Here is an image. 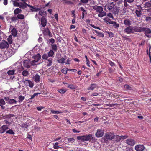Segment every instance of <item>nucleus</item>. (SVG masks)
Here are the masks:
<instances>
[{
  "instance_id": "nucleus-34",
  "label": "nucleus",
  "mask_w": 151,
  "mask_h": 151,
  "mask_svg": "<svg viewBox=\"0 0 151 151\" xmlns=\"http://www.w3.org/2000/svg\"><path fill=\"white\" fill-rule=\"evenodd\" d=\"M11 47L13 48V49L14 50H16L17 49L18 47H19L18 45L17 44V43L15 44H12L11 45Z\"/></svg>"
},
{
  "instance_id": "nucleus-39",
  "label": "nucleus",
  "mask_w": 151,
  "mask_h": 151,
  "mask_svg": "<svg viewBox=\"0 0 151 151\" xmlns=\"http://www.w3.org/2000/svg\"><path fill=\"white\" fill-rule=\"evenodd\" d=\"M17 103V101L15 100L14 99H10L9 101V102H7L8 104H16Z\"/></svg>"
},
{
  "instance_id": "nucleus-1",
  "label": "nucleus",
  "mask_w": 151,
  "mask_h": 151,
  "mask_svg": "<svg viewBox=\"0 0 151 151\" xmlns=\"http://www.w3.org/2000/svg\"><path fill=\"white\" fill-rule=\"evenodd\" d=\"M92 7L94 10L99 13L98 14L99 17L101 18L106 15V12L103 11V8L102 6L96 5L92 6Z\"/></svg>"
},
{
  "instance_id": "nucleus-22",
  "label": "nucleus",
  "mask_w": 151,
  "mask_h": 151,
  "mask_svg": "<svg viewBox=\"0 0 151 151\" xmlns=\"http://www.w3.org/2000/svg\"><path fill=\"white\" fill-rule=\"evenodd\" d=\"M111 11L114 15H117L119 12V9L116 6V7H114V8Z\"/></svg>"
},
{
  "instance_id": "nucleus-20",
  "label": "nucleus",
  "mask_w": 151,
  "mask_h": 151,
  "mask_svg": "<svg viewBox=\"0 0 151 151\" xmlns=\"http://www.w3.org/2000/svg\"><path fill=\"white\" fill-rule=\"evenodd\" d=\"M40 77L37 74H36L33 77V79L34 81L37 83L40 80Z\"/></svg>"
},
{
  "instance_id": "nucleus-59",
  "label": "nucleus",
  "mask_w": 151,
  "mask_h": 151,
  "mask_svg": "<svg viewBox=\"0 0 151 151\" xmlns=\"http://www.w3.org/2000/svg\"><path fill=\"white\" fill-rule=\"evenodd\" d=\"M68 87L72 89L75 88L74 87V86L72 84L69 85Z\"/></svg>"
},
{
  "instance_id": "nucleus-38",
  "label": "nucleus",
  "mask_w": 151,
  "mask_h": 151,
  "mask_svg": "<svg viewBox=\"0 0 151 151\" xmlns=\"http://www.w3.org/2000/svg\"><path fill=\"white\" fill-rule=\"evenodd\" d=\"M66 91L67 90L65 89H58V92L59 93L62 94L65 93L66 92Z\"/></svg>"
},
{
  "instance_id": "nucleus-13",
  "label": "nucleus",
  "mask_w": 151,
  "mask_h": 151,
  "mask_svg": "<svg viewBox=\"0 0 151 151\" xmlns=\"http://www.w3.org/2000/svg\"><path fill=\"white\" fill-rule=\"evenodd\" d=\"M126 143L127 144L131 146H133L136 143V141L134 139L129 138L128 139L126 140Z\"/></svg>"
},
{
  "instance_id": "nucleus-37",
  "label": "nucleus",
  "mask_w": 151,
  "mask_h": 151,
  "mask_svg": "<svg viewBox=\"0 0 151 151\" xmlns=\"http://www.w3.org/2000/svg\"><path fill=\"white\" fill-rule=\"evenodd\" d=\"M48 42L51 45L53 44L55 42V40L53 38H50L49 39Z\"/></svg>"
},
{
  "instance_id": "nucleus-40",
  "label": "nucleus",
  "mask_w": 151,
  "mask_h": 151,
  "mask_svg": "<svg viewBox=\"0 0 151 151\" xmlns=\"http://www.w3.org/2000/svg\"><path fill=\"white\" fill-rule=\"evenodd\" d=\"M110 96L111 98L113 97L114 98H118L119 95L115 93H111L110 94Z\"/></svg>"
},
{
  "instance_id": "nucleus-57",
  "label": "nucleus",
  "mask_w": 151,
  "mask_h": 151,
  "mask_svg": "<svg viewBox=\"0 0 151 151\" xmlns=\"http://www.w3.org/2000/svg\"><path fill=\"white\" fill-rule=\"evenodd\" d=\"M68 142L71 143H73L75 141V139L74 138H68L67 139Z\"/></svg>"
},
{
  "instance_id": "nucleus-29",
  "label": "nucleus",
  "mask_w": 151,
  "mask_h": 151,
  "mask_svg": "<svg viewBox=\"0 0 151 151\" xmlns=\"http://www.w3.org/2000/svg\"><path fill=\"white\" fill-rule=\"evenodd\" d=\"M112 24V26L116 29H118L119 26V24L115 21L113 22Z\"/></svg>"
},
{
  "instance_id": "nucleus-53",
  "label": "nucleus",
  "mask_w": 151,
  "mask_h": 151,
  "mask_svg": "<svg viewBox=\"0 0 151 151\" xmlns=\"http://www.w3.org/2000/svg\"><path fill=\"white\" fill-rule=\"evenodd\" d=\"M40 94V93H34L33 94V95L31 96V98L29 99H33L35 97V96H36L38 95V94Z\"/></svg>"
},
{
  "instance_id": "nucleus-14",
  "label": "nucleus",
  "mask_w": 151,
  "mask_h": 151,
  "mask_svg": "<svg viewBox=\"0 0 151 151\" xmlns=\"http://www.w3.org/2000/svg\"><path fill=\"white\" fill-rule=\"evenodd\" d=\"M24 83L27 86H29L31 88H32L33 87V83L30 80H26L24 81Z\"/></svg>"
},
{
  "instance_id": "nucleus-54",
  "label": "nucleus",
  "mask_w": 151,
  "mask_h": 151,
  "mask_svg": "<svg viewBox=\"0 0 151 151\" xmlns=\"http://www.w3.org/2000/svg\"><path fill=\"white\" fill-rule=\"evenodd\" d=\"M119 104H118L117 103H114V104H112L110 103V104H107V105L108 106H109L113 107V106H115V105H119Z\"/></svg>"
},
{
  "instance_id": "nucleus-62",
  "label": "nucleus",
  "mask_w": 151,
  "mask_h": 151,
  "mask_svg": "<svg viewBox=\"0 0 151 151\" xmlns=\"http://www.w3.org/2000/svg\"><path fill=\"white\" fill-rule=\"evenodd\" d=\"M64 4H66L68 5L71 4H73V3L70 1H67L64 2Z\"/></svg>"
},
{
  "instance_id": "nucleus-8",
  "label": "nucleus",
  "mask_w": 151,
  "mask_h": 151,
  "mask_svg": "<svg viewBox=\"0 0 151 151\" xmlns=\"http://www.w3.org/2000/svg\"><path fill=\"white\" fill-rule=\"evenodd\" d=\"M43 34L44 36H49L50 37H52V35L50 32L48 28H46L43 31Z\"/></svg>"
},
{
  "instance_id": "nucleus-25",
  "label": "nucleus",
  "mask_w": 151,
  "mask_h": 151,
  "mask_svg": "<svg viewBox=\"0 0 151 151\" xmlns=\"http://www.w3.org/2000/svg\"><path fill=\"white\" fill-rule=\"evenodd\" d=\"M124 23L125 26H129L131 24V21L129 19H125L124 22Z\"/></svg>"
},
{
  "instance_id": "nucleus-51",
  "label": "nucleus",
  "mask_w": 151,
  "mask_h": 151,
  "mask_svg": "<svg viewBox=\"0 0 151 151\" xmlns=\"http://www.w3.org/2000/svg\"><path fill=\"white\" fill-rule=\"evenodd\" d=\"M20 126L22 128H27L28 127V126L24 123H23L22 124L20 125Z\"/></svg>"
},
{
  "instance_id": "nucleus-2",
  "label": "nucleus",
  "mask_w": 151,
  "mask_h": 151,
  "mask_svg": "<svg viewBox=\"0 0 151 151\" xmlns=\"http://www.w3.org/2000/svg\"><path fill=\"white\" fill-rule=\"evenodd\" d=\"M92 138V135L90 134L88 135H86L82 136H78L77 137V139L79 140L84 142L89 140Z\"/></svg>"
},
{
  "instance_id": "nucleus-23",
  "label": "nucleus",
  "mask_w": 151,
  "mask_h": 151,
  "mask_svg": "<svg viewBox=\"0 0 151 151\" xmlns=\"http://www.w3.org/2000/svg\"><path fill=\"white\" fill-rule=\"evenodd\" d=\"M28 6L30 8V10L32 12H37L40 10L39 8L34 7L30 5H28Z\"/></svg>"
},
{
  "instance_id": "nucleus-44",
  "label": "nucleus",
  "mask_w": 151,
  "mask_h": 151,
  "mask_svg": "<svg viewBox=\"0 0 151 151\" xmlns=\"http://www.w3.org/2000/svg\"><path fill=\"white\" fill-rule=\"evenodd\" d=\"M145 20L147 22L151 23V17L149 16L147 17H146Z\"/></svg>"
},
{
  "instance_id": "nucleus-27",
  "label": "nucleus",
  "mask_w": 151,
  "mask_h": 151,
  "mask_svg": "<svg viewBox=\"0 0 151 151\" xmlns=\"http://www.w3.org/2000/svg\"><path fill=\"white\" fill-rule=\"evenodd\" d=\"M144 7L145 8L151 7V0L144 4Z\"/></svg>"
},
{
  "instance_id": "nucleus-45",
  "label": "nucleus",
  "mask_w": 151,
  "mask_h": 151,
  "mask_svg": "<svg viewBox=\"0 0 151 151\" xmlns=\"http://www.w3.org/2000/svg\"><path fill=\"white\" fill-rule=\"evenodd\" d=\"M6 133L9 134H15V133L13 131L12 129H9V130H8L6 131Z\"/></svg>"
},
{
  "instance_id": "nucleus-56",
  "label": "nucleus",
  "mask_w": 151,
  "mask_h": 151,
  "mask_svg": "<svg viewBox=\"0 0 151 151\" xmlns=\"http://www.w3.org/2000/svg\"><path fill=\"white\" fill-rule=\"evenodd\" d=\"M19 3H18L17 1H13V5L14 6L16 7H19Z\"/></svg>"
},
{
  "instance_id": "nucleus-9",
  "label": "nucleus",
  "mask_w": 151,
  "mask_h": 151,
  "mask_svg": "<svg viewBox=\"0 0 151 151\" xmlns=\"http://www.w3.org/2000/svg\"><path fill=\"white\" fill-rule=\"evenodd\" d=\"M145 147L143 145H138L135 147V149L136 151H143Z\"/></svg>"
},
{
  "instance_id": "nucleus-52",
  "label": "nucleus",
  "mask_w": 151,
  "mask_h": 151,
  "mask_svg": "<svg viewBox=\"0 0 151 151\" xmlns=\"http://www.w3.org/2000/svg\"><path fill=\"white\" fill-rule=\"evenodd\" d=\"M51 112L52 114H59L60 113H62V112L61 111H55L54 110H51Z\"/></svg>"
},
{
  "instance_id": "nucleus-49",
  "label": "nucleus",
  "mask_w": 151,
  "mask_h": 151,
  "mask_svg": "<svg viewBox=\"0 0 151 151\" xmlns=\"http://www.w3.org/2000/svg\"><path fill=\"white\" fill-rule=\"evenodd\" d=\"M124 88L127 90H130L131 89V88L127 84H125L124 85Z\"/></svg>"
},
{
  "instance_id": "nucleus-6",
  "label": "nucleus",
  "mask_w": 151,
  "mask_h": 151,
  "mask_svg": "<svg viewBox=\"0 0 151 151\" xmlns=\"http://www.w3.org/2000/svg\"><path fill=\"white\" fill-rule=\"evenodd\" d=\"M104 129L102 128L99 129L95 133V136L98 138L102 137L104 135Z\"/></svg>"
},
{
  "instance_id": "nucleus-47",
  "label": "nucleus",
  "mask_w": 151,
  "mask_h": 151,
  "mask_svg": "<svg viewBox=\"0 0 151 151\" xmlns=\"http://www.w3.org/2000/svg\"><path fill=\"white\" fill-rule=\"evenodd\" d=\"M22 74L24 76H26L28 75L29 73L26 70H24L22 72Z\"/></svg>"
},
{
  "instance_id": "nucleus-18",
  "label": "nucleus",
  "mask_w": 151,
  "mask_h": 151,
  "mask_svg": "<svg viewBox=\"0 0 151 151\" xmlns=\"http://www.w3.org/2000/svg\"><path fill=\"white\" fill-rule=\"evenodd\" d=\"M41 24L42 26L45 27L47 24V20L45 17H42L41 19Z\"/></svg>"
},
{
  "instance_id": "nucleus-12",
  "label": "nucleus",
  "mask_w": 151,
  "mask_h": 151,
  "mask_svg": "<svg viewBox=\"0 0 151 151\" xmlns=\"http://www.w3.org/2000/svg\"><path fill=\"white\" fill-rule=\"evenodd\" d=\"M24 66L26 68H29L30 67V65H31V62L30 60H27L24 61L23 62Z\"/></svg>"
},
{
  "instance_id": "nucleus-19",
  "label": "nucleus",
  "mask_w": 151,
  "mask_h": 151,
  "mask_svg": "<svg viewBox=\"0 0 151 151\" xmlns=\"http://www.w3.org/2000/svg\"><path fill=\"white\" fill-rule=\"evenodd\" d=\"M29 4H27L25 2L24 3H19V7L22 9H25L28 6Z\"/></svg>"
},
{
  "instance_id": "nucleus-41",
  "label": "nucleus",
  "mask_w": 151,
  "mask_h": 151,
  "mask_svg": "<svg viewBox=\"0 0 151 151\" xmlns=\"http://www.w3.org/2000/svg\"><path fill=\"white\" fill-rule=\"evenodd\" d=\"M25 97L24 96L22 95L19 96V102L20 103L22 102L23 101Z\"/></svg>"
},
{
  "instance_id": "nucleus-33",
  "label": "nucleus",
  "mask_w": 151,
  "mask_h": 151,
  "mask_svg": "<svg viewBox=\"0 0 151 151\" xmlns=\"http://www.w3.org/2000/svg\"><path fill=\"white\" fill-rule=\"evenodd\" d=\"M135 13L137 17H139L141 16V10H136L135 11Z\"/></svg>"
},
{
  "instance_id": "nucleus-30",
  "label": "nucleus",
  "mask_w": 151,
  "mask_h": 151,
  "mask_svg": "<svg viewBox=\"0 0 151 151\" xmlns=\"http://www.w3.org/2000/svg\"><path fill=\"white\" fill-rule=\"evenodd\" d=\"M22 12V10L18 8L16 9L14 11V14L16 15L19 13H21Z\"/></svg>"
},
{
  "instance_id": "nucleus-28",
  "label": "nucleus",
  "mask_w": 151,
  "mask_h": 151,
  "mask_svg": "<svg viewBox=\"0 0 151 151\" xmlns=\"http://www.w3.org/2000/svg\"><path fill=\"white\" fill-rule=\"evenodd\" d=\"M93 31L96 33V35L97 36L102 37H104V35L102 32H99L95 30H93Z\"/></svg>"
},
{
  "instance_id": "nucleus-32",
  "label": "nucleus",
  "mask_w": 151,
  "mask_h": 151,
  "mask_svg": "<svg viewBox=\"0 0 151 151\" xmlns=\"http://www.w3.org/2000/svg\"><path fill=\"white\" fill-rule=\"evenodd\" d=\"M66 60V59L65 58H62L58 59L57 61L58 62V63H60L62 64H63L64 63H65V61Z\"/></svg>"
},
{
  "instance_id": "nucleus-3",
  "label": "nucleus",
  "mask_w": 151,
  "mask_h": 151,
  "mask_svg": "<svg viewBox=\"0 0 151 151\" xmlns=\"http://www.w3.org/2000/svg\"><path fill=\"white\" fill-rule=\"evenodd\" d=\"M41 56L40 54L38 53L36 55H35L33 57V58L34 60H32L31 62V65L32 66H34L35 65L39 64L41 63L42 62L39 63L37 64L36 63H37L41 59Z\"/></svg>"
},
{
  "instance_id": "nucleus-35",
  "label": "nucleus",
  "mask_w": 151,
  "mask_h": 151,
  "mask_svg": "<svg viewBox=\"0 0 151 151\" xmlns=\"http://www.w3.org/2000/svg\"><path fill=\"white\" fill-rule=\"evenodd\" d=\"M52 50L56 51L57 50V47L56 44H53L51 45Z\"/></svg>"
},
{
  "instance_id": "nucleus-17",
  "label": "nucleus",
  "mask_w": 151,
  "mask_h": 151,
  "mask_svg": "<svg viewBox=\"0 0 151 151\" xmlns=\"http://www.w3.org/2000/svg\"><path fill=\"white\" fill-rule=\"evenodd\" d=\"M53 59L52 58H49L47 60L46 63H47V66L48 67H50L52 65V64Z\"/></svg>"
},
{
  "instance_id": "nucleus-42",
  "label": "nucleus",
  "mask_w": 151,
  "mask_h": 151,
  "mask_svg": "<svg viewBox=\"0 0 151 151\" xmlns=\"http://www.w3.org/2000/svg\"><path fill=\"white\" fill-rule=\"evenodd\" d=\"M7 40L9 43L10 44H12V36L10 35L7 39Z\"/></svg>"
},
{
  "instance_id": "nucleus-31",
  "label": "nucleus",
  "mask_w": 151,
  "mask_h": 151,
  "mask_svg": "<svg viewBox=\"0 0 151 151\" xmlns=\"http://www.w3.org/2000/svg\"><path fill=\"white\" fill-rule=\"evenodd\" d=\"M11 32H12V34L14 36H16L17 35V30L15 28H13L12 29V30L11 31Z\"/></svg>"
},
{
  "instance_id": "nucleus-48",
  "label": "nucleus",
  "mask_w": 151,
  "mask_h": 151,
  "mask_svg": "<svg viewBox=\"0 0 151 151\" xmlns=\"http://www.w3.org/2000/svg\"><path fill=\"white\" fill-rule=\"evenodd\" d=\"M5 104V102L3 99H0V106L1 105H4Z\"/></svg>"
},
{
  "instance_id": "nucleus-55",
  "label": "nucleus",
  "mask_w": 151,
  "mask_h": 151,
  "mask_svg": "<svg viewBox=\"0 0 151 151\" xmlns=\"http://www.w3.org/2000/svg\"><path fill=\"white\" fill-rule=\"evenodd\" d=\"M107 33L109 35V37L111 38L113 37L114 36V34L111 32H108Z\"/></svg>"
},
{
  "instance_id": "nucleus-46",
  "label": "nucleus",
  "mask_w": 151,
  "mask_h": 151,
  "mask_svg": "<svg viewBox=\"0 0 151 151\" xmlns=\"http://www.w3.org/2000/svg\"><path fill=\"white\" fill-rule=\"evenodd\" d=\"M48 57L49 56L48 55L45 53L43 55L42 57V58L43 59L47 60L48 59Z\"/></svg>"
},
{
  "instance_id": "nucleus-58",
  "label": "nucleus",
  "mask_w": 151,
  "mask_h": 151,
  "mask_svg": "<svg viewBox=\"0 0 151 151\" xmlns=\"http://www.w3.org/2000/svg\"><path fill=\"white\" fill-rule=\"evenodd\" d=\"M53 148L54 149H58L59 148H62L61 147L58 146V145H53Z\"/></svg>"
},
{
  "instance_id": "nucleus-10",
  "label": "nucleus",
  "mask_w": 151,
  "mask_h": 151,
  "mask_svg": "<svg viewBox=\"0 0 151 151\" xmlns=\"http://www.w3.org/2000/svg\"><path fill=\"white\" fill-rule=\"evenodd\" d=\"M142 29H143V32H145V35L148 37H149L150 36L149 35V34L151 33V30L149 28L145 27H143Z\"/></svg>"
},
{
  "instance_id": "nucleus-26",
  "label": "nucleus",
  "mask_w": 151,
  "mask_h": 151,
  "mask_svg": "<svg viewBox=\"0 0 151 151\" xmlns=\"http://www.w3.org/2000/svg\"><path fill=\"white\" fill-rule=\"evenodd\" d=\"M15 71V69H12L8 70L6 73L9 76L12 75L14 74Z\"/></svg>"
},
{
  "instance_id": "nucleus-63",
  "label": "nucleus",
  "mask_w": 151,
  "mask_h": 151,
  "mask_svg": "<svg viewBox=\"0 0 151 151\" xmlns=\"http://www.w3.org/2000/svg\"><path fill=\"white\" fill-rule=\"evenodd\" d=\"M109 61V64L111 66H112L115 65V64L114 62L110 60Z\"/></svg>"
},
{
  "instance_id": "nucleus-21",
  "label": "nucleus",
  "mask_w": 151,
  "mask_h": 151,
  "mask_svg": "<svg viewBox=\"0 0 151 151\" xmlns=\"http://www.w3.org/2000/svg\"><path fill=\"white\" fill-rule=\"evenodd\" d=\"M97 86V85L95 83L92 84H91L89 87L88 88V90H93L94 89L96 88Z\"/></svg>"
},
{
  "instance_id": "nucleus-50",
  "label": "nucleus",
  "mask_w": 151,
  "mask_h": 151,
  "mask_svg": "<svg viewBox=\"0 0 151 151\" xmlns=\"http://www.w3.org/2000/svg\"><path fill=\"white\" fill-rule=\"evenodd\" d=\"M68 71V69L67 68L65 69L63 68L62 70V72L65 74H67Z\"/></svg>"
},
{
  "instance_id": "nucleus-16",
  "label": "nucleus",
  "mask_w": 151,
  "mask_h": 151,
  "mask_svg": "<svg viewBox=\"0 0 151 151\" xmlns=\"http://www.w3.org/2000/svg\"><path fill=\"white\" fill-rule=\"evenodd\" d=\"M143 27H138L135 26L133 27L134 33L135 32H143Z\"/></svg>"
},
{
  "instance_id": "nucleus-61",
  "label": "nucleus",
  "mask_w": 151,
  "mask_h": 151,
  "mask_svg": "<svg viewBox=\"0 0 151 151\" xmlns=\"http://www.w3.org/2000/svg\"><path fill=\"white\" fill-rule=\"evenodd\" d=\"M11 20L12 21H16L17 19V17H13L11 18Z\"/></svg>"
},
{
  "instance_id": "nucleus-7",
  "label": "nucleus",
  "mask_w": 151,
  "mask_h": 151,
  "mask_svg": "<svg viewBox=\"0 0 151 151\" xmlns=\"http://www.w3.org/2000/svg\"><path fill=\"white\" fill-rule=\"evenodd\" d=\"M124 31L127 34L134 33L133 27L129 26L125 28Z\"/></svg>"
},
{
  "instance_id": "nucleus-11",
  "label": "nucleus",
  "mask_w": 151,
  "mask_h": 151,
  "mask_svg": "<svg viewBox=\"0 0 151 151\" xmlns=\"http://www.w3.org/2000/svg\"><path fill=\"white\" fill-rule=\"evenodd\" d=\"M127 137L126 136H119L118 135H114V138L117 142H119L121 139H124Z\"/></svg>"
},
{
  "instance_id": "nucleus-4",
  "label": "nucleus",
  "mask_w": 151,
  "mask_h": 151,
  "mask_svg": "<svg viewBox=\"0 0 151 151\" xmlns=\"http://www.w3.org/2000/svg\"><path fill=\"white\" fill-rule=\"evenodd\" d=\"M115 5L114 3H109L106 4L104 7V10L107 11H112L114 8Z\"/></svg>"
},
{
  "instance_id": "nucleus-24",
  "label": "nucleus",
  "mask_w": 151,
  "mask_h": 151,
  "mask_svg": "<svg viewBox=\"0 0 151 151\" xmlns=\"http://www.w3.org/2000/svg\"><path fill=\"white\" fill-rule=\"evenodd\" d=\"M23 35L17 36V39L19 41L20 43H22L24 42V38L22 36Z\"/></svg>"
},
{
  "instance_id": "nucleus-36",
  "label": "nucleus",
  "mask_w": 151,
  "mask_h": 151,
  "mask_svg": "<svg viewBox=\"0 0 151 151\" xmlns=\"http://www.w3.org/2000/svg\"><path fill=\"white\" fill-rule=\"evenodd\" d=\"M54 55V52L52 50H50L48 54V55L49 57H52Z\"/></svg>"
},
{
  "instance_id": "nucleus-15",
  "label": "nucleus",
  "mask_w": 151,
  "mask_h": 151,
  "mask_svg": "<svg viewBox=\"0 0 151 151\" xmlns=\"http://www.w3.org/2000/svg\"><path fill=\"white\" fill-rule=\"evenodd\" d=\"M105 137L106 139L112 140L114 138V134L111 132H107L106 134Z\"/></svg>"
},
{
  "instance_id": "nucleus-5",
  "label": "nucleus",
  "mask_w": 151,
  "mask_h": 151,
  "mask_svg": "<svg viewBox=\"0 0 151 151\" xmlns=\"http://www.w3.org/2000/svg\"><path fill=\"white\" fill-rule=\"evenodd\" d=\"M9 47V43L4 40H2L0 43V48L1 49H7Z\"/></svg>"
},
{
  "instance_id": "nucleus-60",
  "label": "nucleus",
  "mask_w": 151,
  "mask_h": 151,
  "mask_svg": "<svg viewBox=\"0 0 151 151\" xmlns=\"http://www.w3.org/2000/svg\"><path fill=\"white\" fill-rule=\"evenodd\" d=\"M3 127H1L0 128V132L1 133H4L5 132V130L4 129H3Z\"/></svg>"
},
{
  "instance_id": "nucleus-43",
  "label": "nucleus",
  "mask_w": 151,
  "mask_h": 151,
  "mask_svg": "<svg viewBox=\"0 0 151 151\" xmlns=\"http://www.w3.org/2000/svg\"><path fill=\"white\" fill-rule=\"evenodd\" d=\"M17 17L18 19H23L24 18V16L23 14H18L17 15Z\"/></svg>"
},
{
  "instance_id": "nucleus-64",
  "label": "nucleus",
  "mask_w": 151,
  "mask_h": 151,
  "mask_svg": "<svg viewBox=\"0 0 151 151\" xmlns=\"http://www.w3.org/2000/svg\"><path fill=\"white\" fill-rule=\"evenodd\" d=\"M27 138L31 140L32 139V137L31 135L28 134L27 135Z\"/></svg>"
}]
</instances>
